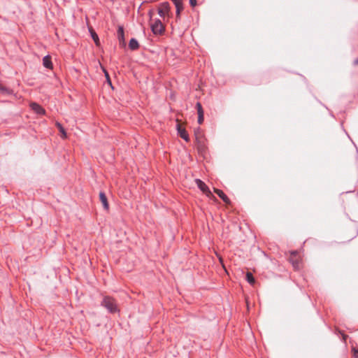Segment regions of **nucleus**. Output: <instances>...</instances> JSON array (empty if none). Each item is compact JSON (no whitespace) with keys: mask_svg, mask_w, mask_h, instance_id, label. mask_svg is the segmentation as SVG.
<instances>
[{"mask_svg":"<svg viewBox=\"0 0 358 358\" xmlns=\"http://www.w3.org/2000/svg\"><path fill=\"white\" fill-rule=\"evenodd\" d=\"M150 28H151L152 32L155 35H161L165 31V28H164L162 21L159 19L155 20L154 22L150 24Z\"/></svg>","mask_w":358,"mask_h":358,"instance_id":"nucleus-2","label":"nucleus"},{"mask_svg":"<svg viewBox=\"0 0 358 358\" xmlns=\"http://www.w3.org/2000/svg\"><path fill=\"white\" fill-rule=\"evenodd\" d=\"M196 108L197 112L199 111V110H203L201 103L200 102H197L196 103Z\"/></svg>","mask_w":358,"mask_h":358,"instance_id":"nucleus-18","label":"nucleus"},{"mask_svg":"<svg viewBox=\"0 0 358 358\" xmlns=\"http://www.w3.org/2000/svg\"><path fill=\"white\" fill-rule=\"evenodd\" d=\"M214 192L217 194V196L226 203H229L230 200L227 197V196L223 192L222 190L219 189H215Z\"/></svg>","mask_w":358,"mask_h":358,"instance_id":"nucleus-9","label":"nucleus"},{"mask_svg":"<svg viewBox=\"0 0 358 358\" xmlns=\"http://www.w3.org/2000/svg\"><path fill=\"white\" fill-rule=\"evenodd\" d=\"M30 107L38 115H43L45 113V110L36 103H31L30 104Z\"/></svg>","mask_w":358,"mask_h":358,"instance_id":"nucleus-6","label":"nucleus"},{"mask_svg":"<svg viewBox=\"0 0 358 358\" xmlns=\"http://www.w3.org/2000/svg\"><path fill=\"white\" fill-rule=\"evenodd\" d=\"M129 48L131 50H136L139 48V44L137 40L131 38L129 42Z\"/></svg>","mask_w":358,"mask_h":358,"instance_id":"nucleus-11","label":"nucleus"},{"mask_svg":"<svg viewBox=\"0 0 358 358\" xmlns=\"http://www.w3.org/2000/svg\"><path fill=\"white\" fill-rule=\"evenodd\" d=\"M99 199H100L101 202L103 204L104 209L108 210L109 209V204L108 202V199L104 192H100Z\"/></svg>","mask_w":358,"mask_h":358,"instance_id":"nucleus-8","label":"nucleus"},{"mask_svg":"<svg viewBox=\"0 0 358 358\" xmlns=\"http://www.w3.org/2000/svg\"><path fill=\"white\" fill-rule=\"evenodd\" d=\"M56 125H57V128L59 129V131L62 133V136L63 138H65V137L66 136V131H65V130H64V127H63L62 126V124H61L60 123H59V122H57Z\"/></svg>","mask_w":358,"mask_h":358,"instance_id":"nucleus-15","label":"nucleus"},{"mask_svg":"<svg viewBox=\"0 0 358 358\" xmlns=\"http://www.w3.org/2000/svg\"><path fill=\"white\" fill-rule=\"evenodd\" d=\"M195 182L200 190L204 193L207 196H212V192L209 189L208 187L200 179H196Z\"/></svg>","mask_w":358,"mask_h":358,"instance_id":"nucleus-4","label":"nucleus"},{"mask_svg":"<svg viewBox=\"0 0 358 358\" xmlns=\"http://www.w3.org/2000/svg\"><path fill=\"white\" fill-rule=\"evenodd\" d=\"M175 5L176 11V19L178 20L180 19V12L183 10L182 0H171Z\"/></svg>","mask_w":358,"mask_h":358,"instance_id":"nucleus-5","label":"nucleus"},{"mask_svg":"<svg viewBox=\"0 0 358 358\" xmlns=\"http://www.w3.org/2000/svg\"><path fill=\"white\" fill-rule=\"evenodd\" d=\"M198 116L204 115L203 110L197 112Z\"/></svg>","mask_w":358,"mask_h":358,"instance_id":"nucleus-22","label":"nucleus"},{"mask_svg":"<svg viewBox=\"0 0 358 358\" xmlns=\"http://www.w3.org/2000/svg\"><path fill=\"white\" fill-rule=\"evenodd\" d=\"M354 64L355 65H358V57L356 59H355Z\"/></svg>","mask_w":358,"mask_h":358,"instance_id":"nucleus-24","label":"nucleus"},{"mask_svg":"<svg viewBox=\"0 0 358 358\" xmlns=\"http://www.w3.org/2000/svg\"><path fill=\"white\" fill-rule=\"evenodd\" d=\"M178 133L180 136L184 139L185 141L188 142L189 141V135L185 129H182L179 124H178Z\"/></svg>","mask_w":358,"mask_h":358,"instance_id":"nucleus-7","label":"nucleus"},{"mask_svg":"<svg viewBox=\"0 0 358 358\" xmlns=\"http://www.w3.org/2000/svg\"><path fill=\"white\" fill-rule=\"evenodd\" d=\"M204 120V115L198 116V123L201 124Z\"/></svg>","mask_w":358,"mask_h":358,"instance_id":"nucleus-19","label":"nucleus"},{"mask_svg":"<svg viewBox=\"0 0 358 358\" xmlns=\"http://www.w3.org/2000/svg\"><path fill=\"white\" fill-rule=\"evenodd\" d=\"M0 92L3 94H8V95L13 94V91L11 89L8 88L1 85H0Z\"/></svg>","mask_w":358,"mask_h":358,"instance_id":"nucleus-13","label":"nucleus"},{"mask_svg":"<svg viewBox=\"0 0 358 358\" xmlns=\"http://www.w3.org/2000/svg\"><path fill=\"white\" fill-rule=\"evenodd\" d=\"M101 305L105 307L110 313H115L119 311L116 301L110 296H104Z\"/></svg>","mask_w":358,"mask_h":358,"instance_id":"nucleus-1","label":"nucleus"},{"mask_svg":"<svg viewBox=\"0 0 358 358\" xmlns=\"http://www.w3.org/2000/svg\"><path fill=\"white\" fill-rule=\"evenodd\" d=\"M354 357L358 358V350H354Z\"/></svg>","mask_w":358,"mask_h":358,"instance_id":"nucleus-21","label":"nucleus"},{"mask_svg":"<svg viewBox=\"0 0 358 358\" xmlns=\"http://www.w3.org/2000/svg\"><path fill=\"white\" fill-rule=\"evenodd\" d=\"M148 14L150 15V20H152V11H150Z\"/></svg>","mask_w":358,"mask_h":358,"instance_id":"nucleus-25","label":"nucleus"},{"mask_svg":"<svg viewBox=\"0 0 358 358\" xmlns=\"http://www.w3.org/2000/svg\"><path fill=\"white\" fill-rule=\"evenodd\" d=\"M191 6L194 7L196 5V0H189Z\"/></svg>","mask_w":358,"mask_h":358,"instance_id":"nucleus-20","label":"nucleus"},{"mask_svg":"<svg viewBox=\"0 0 358 358\" xmlns=\"http://www.w3.org/2000/svg\"><path fill=\"white\" fill-rule=\"evenodd\" d=\"M43 64L47 69H52L53 66H52V61H51V57H50V55H45L43 58Z\"/></svg>","mask_w":358,"mask_h":358,"instance_id":"nucleus-10","label":"nucleus"},{"mask_svg":"<svg viewBox=\"0 0 358 358\" xmlns=\"http://www.w3.org/2000/svg\"><path fill=\"white\" fill-rule=\"evenodd\" d=\"M246 280L250 285H253L255 283V278H254L253 275L252 274V273L248 272L246 273Z\"/></svg>","mask_w":358,"mask_h":358,"instance_id":"nucleus-14","label":"nucleus"},{"mask_svg":"<svg viewBox=\"0 0 358 358\" xmlns=\"http://www.w3.org/2000/svg\"><path fill=\"white\" fill-rule=\"evenodd\" d=\"M106 78H107V79H108V80L109 83L111 85V83H110V81L109 76H108V73H107V72H106Z\"/></svg>","mask_w":358,"mask_h":358,"instance_id":"nucleus-23","label":"nucleus"},{"mask_svg":"<svg viewBox=\"0 0 358 358\" xmlns=\"http://www.w3.org/2000/svg\"><path fill=\"white\" fill-rule=\"evenodd\" d=\"M92 37L96 45H98L99 37L98 35L94 32H92Z\"/></svg>","mask_w":358,"mask_h":358,"instance_id":"nucleus-16","label":"nucleus"},{"mask_svg":"<svg viewBox=\"0 0 358 358\" xmlns=\"http://www.w3.org/2000/svg\"><path fill=\"white\" fill-rule=\"evenodd\" d=\"M171 6L169 2L165 1L159 4L158 14L161 17H164L170 12Z\"/></svg>","mask_w":358,"mask_h":358,"instance_id":"nucleus-3","label":"nucleus"},{"mask_svg":"<svg viewBox=\"0 0 358 358\" xmlns=\"http://www.w3.org/2000/svg\"><path fill=\"white\" fill-rule=\"evenodd\" d=\"M196 108L197 112L199 111V110H203L201 103L200 102H197L196 103Z\"/></svg>","mask_w":358,"mask_h":358,"instance_id":"nucleus-17","label":"nucleus"},{"mask_svg":"<svg viewBox=\"0 0 358 358\" xmlns=\"http://www.w3.org/2000/svg\"><path fill=\"white\" fill-rule=\"evenodd\" d=\"M117 38L120 41H124V28L122 26H119L117 31Z\"/></svg>","mask_w":358,"mask_h":358,"instance_id":"nucleus-12","label":"nucleus"}]
</instances>
